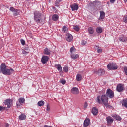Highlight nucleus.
Masks as SVG:
<instances>
[{"instance_id": "obj_4", "label": "nucleus", "mask_w": 127, "mask_h": 127, "mask_svg": "<svg viewBox=\"0 0 127 127\" xmlns=\"http://www.w3.org/2000/svg\"><path fill=\"white\" fill-rule=\"evenodd\" d=\"M108 70H117L118 69V65L115 63H110L107 66Z\"/></svg>"}, {"instance_id": "obj_57", "label": "nucleus", "mask_w": 127, "mask_h": 127, "mask_svg": "<svg viewBox=\"0 0 127 127\" xmlns=\"http://www.w3.org/2000/svg\"><path fill=\"white\" fill-rule=\"evenodd\" d=\"M53 8H55V7H53Z\"/></svg>"}, {"instance_id": "obj_27", "label": "nucleus", "mask_w": 127, "mask_h": 127, "mask_svg": "<svg viewBox=\"0 0 127 127\" xmlns=\"http://www.w3.org/2000/svg\"><path fill=\"white\" fill-rule=\"evenodd\" d=\"M13 15L14 16H17V15H19V10L16 9L15 10L13 11Z\"/></svg>"}, {"instance_id": "obj_29", "label": "nucleus", "mask_w": 127, "mask_h": 127, "mask_svg": "<svg viewBox=\"0 0 127 127\" xmlns=\"http://www.w3.org/2000/svg\"><path fill=\"white\" fill-rule=\"evenodd\" d=\"M82 80V75L81 74H77L76 75V81L80 82Z\"/></svg>"}, {"instance_id": "obj_58", "label": "nucleus", "mask_w": 127, "mask_h": 127, "mask_svg": "<svg viewBox=\"0 0 127 127\" xmlns=\"http://www.w3.org/2000/svg\"><path fill=\"white\" fill-rule=\"evenodd\" d=\"M96 47H98V46H96Z\"/></svg>"}, {"instance_id": "obj_22", "label": "nucleus", "mask_w": 127, "mask_h": 127, "mask_svg": "<svg viewBox=\"0 0 127 127\" xmlns=\"http://www.w3.org/2000/svg\"><path fill=\"white\" fill-rule=\"evenodd\" d=\"M19 119L20 121H23L24 120H26V115H25L24 114H21L19 116Z\"/></svg>"}, {"instance_id": "obj_40", "label": "nucleus", "mask_w": 127, "mask_h": 127, "mask_svg": "<svg viewBox=\"0 0 127 127\" xmlns=\"http://www.w3.org/2000/svg\"><path fill=\"white\" fill-rule=\"evenodd\" d=\"M46 108H47L46 109L47 111L50 110V105H49V103H47Z\"/></svg>"}, {"instance_id": "obj_24", "label": "nucleus", "mask_w": 127, "mask_h": 127, "mask_svg": "<svg viewBox=\"0 0 127 127\" xmlns=\"http://www.w3.org/2000/svg\"><path fill=\"white\" fill-rule=\"evenodd\" d=\"M68 27H67L65 26H63L62 29V31L64 33H66V32H68Z\"/></svg>"}, {"instance_id": "obj_32", "label": "nucleus", "mask_w": 127, "mask_h": 127, "mask_svg": "<svg viewBox=\"0 0 127 127\" xmlns=\"http://www.w3.org/2000/svg\"><path fill=\"white\" fill-rule=\"evenodd\" d=\"M73 29L78 32L80 31V27H79V26L78 25L74 26Z\"/></svg>"}, {"instance_id": "obj_35", "label": "nucleus", "mask_w": 127, "mask_h": 127, "mask_svg": "<svg viewBox=\"0 0 127 127\" xmlns=\"http://www.w3.org/2000/svg\"><path fill=\"white\" fill-rule=\"evenodd\" d=\"M60 82L61 83V84H62L63 85H65V84H66V80H64V79H62L60 81Z\"/></svg>"}, {"instance_id": "obj_26", "label": "nucleus", "mask_w": 127, "mask_h": 127, "mask_svg": "<svg viewBox=\"0 0 127 127\" xmlns=\"http://www.w3.org/2000/svg\"><path fill=\"white\" fill-rule=\"evenodd\" d=\"M96 32L98 34L102 33L103 32V29L101 27H98L96 28Z\"/></svg>"}, {"instance_id": "obj_12", "label": "nucleus", "mask_w": 127, "mask_h": 127, "mask_svg": "<svg viewBox=\"0 0 127 127\" xmlns=\"http://www.w3.org/2000/svg\"><path fill=\"white\" fill-rule=\"evenodd\" d=\"M122 107H124L126 109H127V98L124 99L121 102Z\"/></svg>"}, {"instance_id": "obj_53", "label": "nucleus", "mask_w": 127, "mask_h": 127, "mask_svg": "<svg viewBox=\"0 0 127 127\" xmlns=\"http://www.w3.org/2000/svg\"><path fill=\"white\" fill-rule=\"evenodd\" d=\"M107 4H110V2H107Z\"/></svg>"}, {"instance_id": "obj_49", "label": "nucleus", "mask_w": 127, "mask_h": 127, "mask_svg": "<svg viewBox=\"0 0 127 127\" xmlns=\"http://www.w3.org/2000/svg\"><path fill=\"white\" fill-rule=\"evenodd\" d=\"M5 127H9V124L6 123V124L5 125Z\"/></svg>"}, {"instance_id": "obj_42", "label": "nucleus", "mask_w": 127, "mask_h": 127, "mask_svg": "<svg viewBox=\"0 0 127 127\" xmlns=\"http://www.w3.org/2000/svg\"><path fill=\"white\" fill-rule=\"evenodd\" d=\"M16 9L14 8L13 7H11L9 9V10L10 11H12V12H14V11L16 10Z\"/></svg>"}, {"instance_id": "obj_37", "label": "nucleus", "mask_w": 127, "mask_h": 127, "mask_svg": "<svg viewBox=\"0 0 127 127\" xmlns=\"http://www.w3.org/2000/svg\"><path fill=\"white\" fill-rule=\"evenodd\" d=\"M81 44V45H86V44H87V42L85 40H82Z\"/></svg>"}, {"instance_id": "obj_34", "label": "nucleus", "mask_w": 127, "mask_h": 127, "mask_svg": "<svg viewBox=\"0 0 127 127\" xmlns=\"http://www.w3.org/2000/svg\"><path fill=\"white\" fill-rule=\"evenodd\" d=\"M69 71V67L68 66H64V72H65V73H67Z\"/></svg>"}, {"instance_id": "obj_16", "label": "nucleus", "mask_w": 127, "mask_h": 127, "mask_svg": "<svg viewBox=\"0 0 127 127\" xmlns=\"http://www.w3.org/2000/svg\"><path fill=\"white\" fill-rule=\"evenodd\" d=\"M98 4H101V3L98 1H95L89 3L90 6H93L94 7H96V5L98 6Z\"/></svg>"}, {"instance_id": "obj_3", "label": "nucleus", "mask_w": 127, "mask_h": 127, "mask_svg": "<svg viewBox=\"0 0 127 127\" xmlns=\"http://www.w3.org/2000/svg\"><path fill=\"white\" fill-rule=\"evenodd\" d=\"M34 20L37 23H41V16L42 14L38 11H35L34 12Z\"/></svg>"}, {"instance_id": "obj_48", "label": "nucleus", "mask_w": 127, "mask_h": 127, "mask_svg": "<svg viewBox=\"0 0 127 127\" xmlns=\"http://www.w3.org/2000/svg\"><path fill=\"white\" fill-rule=\"evenodd\" d=\"M116 1V0H110L111 3H114Z\"/></svg>"}, {"instance_id": "obj_6", "label": "nucleus", "mask_w": 127, "mask_h": 127, "mask_svg": "<svg viewBox=\"0 0 127 127\" xmlns=\"http://www.w3.org/2000/svg\"><path fill=\"white\" fill-rule=\"evenodd\" d=\"M94 73L95 74H96V75H98V76L101 77V76H104V75H105V70L102 68L96 69L94 70Z\"/></svg>"}, {"instance_id": "obj_41", "label": "nucleus", "mask_w": 127, "mask_h": 127, "mask_svg": "<svg viewBox=\"0 0 127 127\" xmlns=\"http://www.w3.org/2000/svg\"><path fill=\"white\" fill-rule=\"evenodd\" d=\"M20 41L22 45H25V41L24 40L21 39L20 40Z\"/></svg>"}, {"instance_id": "obj_23", "label": "nucleus", "mask_w": 127, "mask_h": 127, "mask_svg": "<svg viewBox=\"0 0 127 127\" xmlns=\"http://www.w3.org/2000/svg\"><path fill=\"white\" fill-rule=\"evenodd\" d=\"M52 18L53 21H57L58 18H59V16H58V15L54 14L52 16Z\"/></svg>"}, {"instance_id": "obj_1", "label": "nucleus", "mask_w": 127, "mask_h": 127, "mask_svg": "<svg viewBox=\"0 0 127 127\" xmlns=\"http://www.w3.org/2000/svg\"><path fill=\"white\" fill-rule=\"evenodd\" d=\"M108 101L109 97H107L106 94H103L101 95V97L97 96V103H98V104H102V102L103 105H104V106L106 107V108H108V107H110V105H109V103H108Z\"/></svg>"}, {"instance_id": "obj_52", "label": "nucleus", "mask_w": 127, "mask_h": 127, "mask_svg": "<svg viewBox=\"0 0 127 127\" xmlns=\"http://www.w3.org/2000/svg\"><path fill=\"white\" fill-rule=\"evenodd\" d=\"M124 1H125V2H127V0H124Z\"/></svg>"}, {"instance_id": "obj_36", "label": "nucleus", "mask_w": 127, "mask_h": 127, "mask_svg": "<svg viewBox=\"0 0 127 127\" xmlns=\"http://www.w3.org/2000/svg\"><path fill=\"white\" fill-rule=\"evenodd\" d=\"M124 71L125 74L127 76V66H124Z\"/></svg>"}, {"instance_id": "obj_11", "label": "nucleus", "mask_w": 127, "mask_h": 127, "mask_svg": "<svg viewBox=\"0 0 127 127\" xmlns=\"http://www.w3.org/2000/svg\"><path fill=\"white\" fill-rule=\"evenodd\" d=\"M71 92L74 95H78L79 94V89L77 87H73L71 89Z\"/></svg>"}, {"instance_id": "obj_47", "label": "nucleus", "mask_w": 127, "mask_h": 127, "mask_svg": "<svg viewBox=\"0 0 127 127\" xmlns=\"http://www.w3.org/2000/svg\"><path fill=\"white\" fill-rule=\"evenodd\" d=\"M22 53H23V54H25V55H26V54H27V53H28V52H26V51H23L22 52Z\"/></svg>"}, {"instance_id": "obj_54", "label": "nucleus", "mask_w": 127, "mask_h": 127, "mask_svg": "<svg viewBox=\"0 0 127 127\" xmlns=\"http://www.w3.org/2000/svg\"><path fill=\"white\" fill-rule=\"evenodd\" d=\"M96 11H97V9H95L93 12H96Z\"/></svg>"}, {"instance_id": "obj_25", "label": "nucleus", "mask_w": 127, "mask_h": 127, "mask_svg": "<svg viewBox=\"0 0 127 127\" xmlns=\"http://www.w3.org/2000/svg\"><path fill=\"white\" fill-rule=\"evenodd\" d=\"M113 117L117 121H122V118L118 115H115Z\"/></svg>"}, {"instance_id": "obj_44", "label": "nucleus", "mask_w": 127, "mask_h": 127, "mask_svg": "<svg viewBox=\"0 0 127 127\" xmlns=\"http://www.w3.org/2000/svg\"><path fill=\"white\" fill-rule=\"evenodd\" d=\"M59 2H56L55 3V6H56L57 7H59Z\"/></svg>"}, {"instance_id": "obj_8", "label": "nucleus", "mask_w": 127, "mask_h": 127, "mask_svg": "<svg viewBox=\"0 0 127 127\" xmlns=\"http://www.w3.org/2000/svg\"><path fill=\"white\" fill-rule=\"evenodd\" d=\"M116 90L117 92L121 93L122 91H124V85L122 84H118L117 86Z\"/></svg>"}, {"instance_id": "obj_17", "label": "nucleus", "mask_w": 127, "mask_h": 127, "mask_svg": "<svg viewBox=\"0 0 127 127\" xmlns=\"http://www.w3.org/2000/svg\"><path fill=\"white\" fill-rule=\"evenodd\" d=\"M106 122L107 124H112L114 122V119L111 116H108L106 117Z\"/></svg>"}, {"instance_id": "obj_45", "label": "nucleus", "mask_w": 127, "mask_h": 127, "mask_svg": "<svg viewBox=\"0 0 127 127\" xmlns=\"http://www.w3.org/2000/svg\"><path fill=\"white\" fill-rule=\"evenodd\" d=\"M87 107H88V103L87 102H85L84 108L85 109H87Z\"/></svg>"}, {"instance_id": "obj_33", "label": "nucleus", "mask_w": 127, "mask_h": 127, "mask_svg": "<svg viewBox=\"0 0 127 127\" xmlns=\"http://www.w3.org/2000/svg\"><path fill=\"white\" fill-rule=\"evenodd\" d=\"M88 32L90 34H93V33H94V30L93 29V28H89L88 29Z\"/></svg>"}, {"instance_id": "obj_43", "label": "nucleus", "mask_w": 127, "mask_h": 127, "mask_svg": "<svg viewBox=\"0 0 127 127\" xmlns=\"http://www.w3.org/2000/svg\"><path fill=\"white\" fill-rule=\"evenodd\" d=\"M74 50H75V47H72L70 49V52H71V53H72Z\"/></svg>"}, {"instance_id": "obj_20", "label": "nucleus", "mask_w": 127, "mask_h": 127, "mask_svg": "<svg viewBox=\"0 0 127 127\" xmlns=\"http://www.w3.org/2000/svg\"><path fill=\"white\" fill-rule=\"evenodd\" d=\"M105 16H106V14L104 11H100V19H104V18H105Z\"/></svg>"}, {"instance_id": "obj_14", "label": "nucleus", "mask_w": 127, "mask_h": 127, "mask_svg": "<svg viewBox=\"0 0 127 127\" xmlns=\"http://www.w3.org/2000/svg\"><path fill=\"white\" fill-rule=\"evenodd\" d=\"M70 7L72 11H75V10H78V9H79V6L75 4H73L72 5H70Z\"/></svg>"}, {"instance_id": "obj_21", "label": "nucleus", "mask_w": 127, "mask_h": 127, "mask_svg": "<svg viewBox=\"0 0 127 127\" xmlns=\"http://www.w3.org/2000/svg\"><path fill=\"white\" fill-rule=\"evenodd\" d=\"M55 68L57 69L59 72H62V67L60 64H55Z\"/></svg>"}, {"instance_id": "obj_19", "label": "nucleus", "mask_w": 127, "mask_h": 127, "mask_svg": "<svg viewBox=\"0 0 127 127\" xmlns=\"http://www.w3.org/2000/svg\"><path fill=\"white\" fill-rule=\"evenodd\" d=\"M92 113L94 116H97L98 115V108L96 107H93L92 110Z\"/></svg>"}, {"instance_id": "obj_5", "label": "nucleus", "mask_w": 127, "mask_h": 127, "mask_svg": "<svg viewBox=\"0 0 127 127\" xmlns=\"http://www.w3.org/2000/svg\"><path fill=\"white\" fill-rule=\"evenodd\" d=\"M105 95H106L108 98H110V99H113V98L115 97V94H114V91H113V90H112L110 88L106 90Z\"/></svg>"}, {"instance_id": "obj_46", "label": "nucleus", "mask_w": 127, "mask_h": 127, "mask_svg": "<svg viewBox=\"0 0 127 127\" xmlns=\"http://www.w3.org/2000/svg\"><path fill=\"white\" fill-rule=\"evenodd\" d=\"M102 49H99L97 50L98 53H101V52H102Z\"/></svg>"}, {"instance_id": "obj_50", "label": "nucleus", "mask_w": 127, "mask_h": 127, "mask_svg": "<svg viewBox=\"0 0 127 127\" xmlns=\"http://www.w3.org/2000/svg\"><path fill=\"white\" fill-rule=\"evenodd\" d=\"M44 127H52V126H48V125H44Z\"/></svg>"}, {"instance_id": "obj_15", "label": "nucleus", "mask_w": 127, "mask_h": 127, "mask_svg": "<svg viewBox=\"0 0 127 127\" xmlns=\"http://www.w3.org/2000/svg\"><path fill=\"white\" fill-rule=\"evenodd\" d=\"M127 40V37L124 36V35H122L119 37V41H121V42H126Z\"/></svg>"}, {"instance_id": "obj_31", "label": "nucleus", "mask_w": 127, "mask_h": 127, "mask_svg": "<svg viewBox=\"0 0 127 127\" xmlns=\"http://www.w3.org/2000/svg\"><path fill=\"white\" fill-rule=\"evenodd\" d=\"M71 58H72V59H77V58H78L79 57V55L78 54H73L71 56Z\"/></svg>"}, {"instance_id": "obj_2", "label": "nucleus", "mask_w": 127, "mask_h": 127, "mask_svg": "<svg viewBox=\"0 0 127 127\" xmlns=\"http://www.w3.org/2000/svg\"><path fill=\"white\" fill-rule=\"evenodd\" d=\"M0 71L3 75H8L9 76H10L14 72V70L12 68L7 69L5 63L1 64L0 65Z\"/></svg>"}, {"instance_id": "obj_18", "label": "nucleus", "mask_w": 127, "mask_h": 127, "mask_svg": "<svg viewBox=\"0 0 127 127\" xmlns=\"http://www.w3.org/2000/svg\"><path fill=\"white\" fill-rule=\"evenodd\" d=\"M44 54L45 55H50L51 54V51L48 48H45L44 50Z\"/></svg>"}, {"instance_id": "obj_9", "label": "nucleus", "mask_w": 127, "mask_h": 127, "mask_svg": "<svg viewBox=\"0 0 127 127\" xmlns=\"http://www.w3.org/2000/svg\"><path fill=\"white\" fill-rule=\"evenodd\" d=\"M4 103L5 105H6L7 106V108H10L11 107V99H7L4 100Z\"/></svg>"}, {"instance_id": "obj_56", "label": "nucleus", "mask_w": 127, "mask_h": 127, "mask_svg": "<svg viewBox=\"0 0 127 127\" xmlns=\"http://www.w3.org/2000/svg\"><path fill=\"white\" fill-rule=\"evenodd\" d=\"M17 107H19V106H20V105H18L17 104Z\"/></svg>"}, {"instance_id": "obj_38", "label": "nucleus", "mask_w": 127, "mask_h": 127, "mask_svg": "<svg viewBox=\"0 0 127 127\" xmlns=\"http://www.w3.org/2000/svg\"><path fill=\"white\" fill-rule=\"evenodd\" d=\"M6 108H7L6 107L0 106V111H4V110H5Z\"/></svg>"}, {"instance_id": "obj_30", "label": "nucleus", "mask_w": 127, "mask_h": 127, "mask_svg": "<svg viewBox=\"0 0 127 127\" xmlns=\"http://www.w3.org/2000/svg\"><path fill=\"white\" fill-rule=\"evenodd\" d=\"M38 105L39 107H41L44 105V101L43 100L40 101L38 102Z\"/></svg>"}, {"instance_id": "obj_55", "label": "nucleus", "mask_w": 127, "mask_h": 127, "mask_svg": "<svg viewBox=\"0 0 127 127\" xmlns=\"http://www.w3.org/2000/svg\"><path fill=\"white\" fill-rule=\"evenodd\" d=\"M103 93H105V90H103Z\"/></svg>"}, {"instance_id": "obj_39", "label": "nucleus", "mask_w": 127, "mask_h": 127, "mask_svg": "<svg viewBox=\"0 0 127 127\" xmlns=\"http://www.w3.org/2000/svg\"><path fill=\"white\" fill-rule=\"evenodd\" d=\"M123 21L126 23L127 22V15H126L123 18Z\"/></svg>"}, {"instance_id": "obj_13", "label": "nucleus", "mask_w": 127, "mask_h": 127, "mask_svg": "<svg viewBox=\"0 0 127 127\" xmlns=\"http://www.w3.org/2000/svg\"><path fill=\"white\" fill-rule=\"evenodd\" d=\"M66 39L68 42H71L73 40V36L71 34H67L66 35Z\"/></svg>"}, {"instance_id": "obj_7", "label": "nucleus", "mask_w": 127, "mask_h": 127, "mask_svg": "<svg viewBox=\"0 0 127 127\" xmlns=\"http://www.w3.org/2000/svg\"><path fill=\"white\" fill-rule=\"evenodd\" d=\"M49 59V58L47 56H43L41 58V62L43 64H45L46 63H47V61H48V60Z\"/></svg>"}, {"instance_id": "obj_28", "label": "nucleus", "mask_w": 127, "mask_h": 127, "mask_svg": "<svg viewBox=\"0 0 127 127\" xmlns=\"http://www.w3.org/2000/svg\"><path fill=\"white\" fill-rule=\"evenodd\" d=\"M19 104H24L25 102V99L23 97H21L18 99Z\"/></svg>"}, {"instance_id": "obj_51", "label": "nucleus", "mask_w": 127, "mask_h": 127, "mask_svg": "<svg viewBox=\"0 0 127 127\" xmlns=\"http://www.w3.org/2000/svg\"><path fill=\"white\" fill-rule=\"evenodd\" d=\"M101 127H106V126L102 125V126H101Z\"/></svg>"}, {"instance_id": "obj_10", "label": "nucleus", "mask_w": 127, "mask_h": 127, "mask_svg": "<svg viewBox=\"0 0 127 127\" xmlns=\"http://www.w3.org/2000/svg\"><path fill=\"white\" fill-rule=\"evenodd\" d=\"M91 123V120L89 118H86L83 123V127H87L89 126L90 123Z\"/></svg>"}]
</instances>
